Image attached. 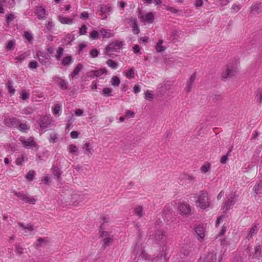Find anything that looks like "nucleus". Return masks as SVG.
<instances>
[{
    "label": "nucleus",
    "instance_id": "obj_27",
    "mask_svg": "<svg viewBox=\"0 0 262 262\" xmlns=\"http://www.w3.org/2000/svg\"><path fill=\"white\" fill-rule=\"evenodd\" d=\"M106 73H107V70L105 68L101 69L98 70L92 71L89 73L90 76H96V77L101 76L103 74H106Z\"/></svg>",
    "mask_w": 262,
    "mask_h": 262
},
{
    "label": "nucleus",
    "instance_id": "obj_26",
    "mask_svg": "<svg viewBox=\"0 0 262 262\" xmlns=\"http://www.w3.org/2000/svg\"><path fill=\"white\" fill-rule=\"evenodd\" d=\"M83 148L85 149L84 153L86 154L88 156L90 157V155H92L93 154L92 151L93 150V148L90 142H86L84 144V147H83Z\"/></svg>",
    "mask_w": 262,
    "mask_h": 262
},
{
    "label": "nucleus",
    "instance_id": "obj_20",
    "mask_svg": "<svg viewBox=\"0 0 262 262\" xmlns=\"http://www.w3.org/2000/svg\"><path fill=\"white\" fill-rule=\"evenodd\" d=\"M53 79L54 81L59 85L61 89H67V83L64 80L58 76L54 77Z\"/></svg>",
    "mask_w": 262,
    "mask_h": 262
},
{
    "label": "nucleus",
    "instance_id": "obj_48",
    "mask_svg": "<svg viewBox=\"0 0 262 262\" xmlns=\"http://www.w3.org/2000/svg\"><path fill=\"white\" fill-rule=\"evenodd\" d=\"M256 99L259 103L262 102V90H258L256 92Z\"/></svg>",
    "mask_w": 262,
    "mask_h": 262
},
{
    "label": "nucleus",
    "instance_id": "obj_59",
    "mask_svg": "<svg viewBox=\"0 0 262 262\" xmlns=\"http://www.w3.org/2000/svg\"><path fill=\"white\" fill-rule=\"evenodd\" d=\"M24 36L25 38L29 41H31L33 39L32 35L28 32H25L24 33Z\"/></svg>",
    "mask_w": 262,
    "mask_h": 262
},
{
    "label": "nucleus",
    "instance_id": "obj_10",
    "mask_svg": "<svg viewBox=\"0 0 262 262\" xmlns=\"http://www.w3.org/2000/svg\"><path fill=\"white\" fill-rule=\"evenodd\" d=\"M19 140L25 148H29L37 146L33 137H30L27 139H25L24 137H20Z\"/></svg>",
    "mask_w": 262,
    "mask_h": 262
},
{
    "label": "nucleus",
    "instance_id": "obj_45",
    "mask_svg": "<svg viewBox=\"0 0 262 262\" xmlns=\"http://www.w3.org/2000/svg\"><path fill=\"white\" fill-rule=\"evenodd\" d=\"M63 53V49L62 47H59L57 51V54L56 55V58L57 60H59L61 57L62 56Z\"/></svg>",
    "mask_w": 262,
    "mask_h": 262
},
{
    "label": "nucleus",
    "instance_id": "obj_11",
    "mask_svg": "<svg viewBox=\"0 0 262 262\" xmlns=\"http://www.w3.org/2000/svg\"><path fill=\"white\" fill-rule=\"evenodd\" d=\"M250 13L253 15H256L262 13V4L260 2L254 3L249 8Z\"/></svg>",
    "mask_w": 262,
    "mask_h": 262
},
{
    "label": "nucleus",
    "instance_id": "obj_3",
    "mask_svg": "<svg viewBox=\"0 0 262 262\" xmlns=\"http://www.w3.org/2000/svg\"><path fill=\"white\" fill-rule=\"evenodd\" d=\"M210 198L208 193L206 191L200 192L195 201L196 207L202 209H206L210 206Z\"/></svg>",
    "mask_w": 262,
    "mask_h": 262
},
{
    "label": "nucleus",
    "instance_id": "obj_32",
    "mask_svg": "<svg viewBox=\"0 0 262 262\" xmlns=\"http://www.w3.org/2000/svg\"><path fill=\"white\" fill-rule=\"evenodd\" d=\"M52 170L53 171V174L54 176L57 177V179L58 181L60 180L61 179V171L59 168L57 166H53L52 167Z\"/></svg>",
    "mask_w": 262,
    "mask_h": 262
},
{
    "label": "nucleus",
    "instance_id": "obj_39",
    "mask_svg": "<svg viewBox=\"0 0 262 262\" xmlns=\"http://www.w3.org/2000/svg\"><path fill=\"white\" fill-rule=\"evenodd\" d=\"M15 46V40H9L8 42V43L6 46V50H9V51L13 50L14 49Z\"/></svg>",
    "mask_w": 262,
    "mask_h": 262
},
{
    "label": "nucleus",
    "instance_id": "obj_64",
    "mask_svg": "<svg viewBox=\"0 0 262 262\" xmlns=\"http://www.w3.org/2000/svg\"><path fill=\"white\" fill-rule=\"evenodd\" d=\"M89 17V14L88 12H83L81 13L80 18L83 19H87Z\"/></svg>",
    "mask_w": 262,
    "mask_h": 262
},
{
    "label": "nucleus",
    "instance_id": "obj_44",
    "mask_svg": "<svg viewBox=\"0 0 262 262\" xmlns=\"http://www.w3.org/2000/svg\"><path fill=\"white\" fill-rule=\"evenodd\" d=\"M61 111V106L59 104H56L53 108V113L54 115H59Z\"/></svg>",
    "mask_w": 262,
    "mask_h": 262
},
{
    "label": "nucleus",
    "instance_id": "obj_31",
    "mask_svg": "<svg viewBox=\"0 0 262 262\" xmlns=\"http://www.w3.org/2000/svg\"><path fill=\"white\" fill-rule=\"evenodd\" d=\"M1 5L7 7L8 8H11L15 5L14 0H0Z\"/></svg>",
    "mask_w": 262,
    "mask_h": 262
},
{
    "label": "nucleus",
    "instance_id": "obj_51",
    "mask_svg": "<svg viewBox=\"0 0 262 262\" xmlns=\"http://www.w3.org/2000/svg\"><path fill=\"white\" fill-rule=\"evenodd\" d=\"M112 92V89L110 88H104L103 90V94L105 97H108L111 96V93Z\"/></svg>",
    "mask_w": 262,
    "mask_h": 262
},
{
    "label": "nucleus",
    "instance_id": "obj_28",
    "mask_svg": "<svg viewBox=\"0 0 262 262\" xmlns=\"http://www.w3.org/2000/svg\"><path fill=\"white\" fill-rule=\"evenodd\" d=\"M100 34L105 38H110L114 36L113 31L111 30H107L105 29H102L100 31Z\"/></svg>",
    "mask_w": 262,
    "mask_h": 262
},
{
    "label": "nucleus",
    "instance_id": "obj_34",
    "mask_svg": "<svg viewBox=\"0 0 262 262\" xmlns=\"http://www.w3.org/2000/svg\"><path fill=\"white\" fill-rule=\"evenodd\" d=\"M211 168V164L209 163H205L200 168V170L202 173H206L209 171Z\"/></svg>",
    "mask_w": 262,
    "mask_h": 262
},
{
    "label": "nucleus",
    "instance_id": "obj_54",
    "mask_svg": "<svg viewBox=\"0 0 262 262\" xmlns=\"http://www.w3.org/2000/svg\"><path fill=\"white\" fill-rule=\"evenodd\" d=\"M90 54L92 57L95 58L98 56L99 54V51L97 49H94L90 51Z\"/></svg>",
    "mask_w": 262,
    "mask_h": 262
},
{
    "label": "nucleus",
    "instance_id": "obj_53",
    "mask_svg": "<svg viewBox=\"0 0 262 262\" xmlns=\"http://www.w3.org/2000/svg\"><path fill=\"white\" fill-rule=\"evenodd\" d=\"M98 32L96 30H94L90 33V37L93 39H96L98 38Z\"/></svg>",
    "mask_w": 262,
    "mask_h": 262
},
{
    "label": "nucleus",
    "instance_id": "obj_9",
    "mask_svg": "<svg viewBox=\"0 0 262 262\" xmlns=\"http://www.w3.org/2000/svg\"><path fill=\"white\" fill-rule=\"evenodd\" d=\"M138 17L142 23H147L148 24L152 23L154 20V15L152 12L143 14L140 12Z\"/></svg>",
    "mask_w": 262,
    "mask_h": 262
},
{
    "label": "nucleus",
    "instance_id": "obj_5",
    "mask_svg": "<svg viewBox=\"0 0 262 262\" xmlns=\"http://www.w3.org/2000/svg\"><path fill=\"white\" fill-rule=\"evenodd\" d=\"M237 195L235 193H233L229 195L227 200L223 204L222 210L224 212H226L230 209L231 207L236 202Z\"/></svg>",
    "mask_w": 262,
    "mask_h": 262
},
{
    "label": "nucleus",
    "instance_id": "obj_13",
    "mask_svg": "<svg viewBox=\"0 0 262 262\" xmlns=\"http://www.w3.org/2000/svg\"><path fill=\"white\" fill-rule=\"evenodd\" d=\"M19 123V120L13 117H7L4 120V124L9 127H17Z\"/></svg>",
    "mask_w": 262,
    "mask_h": 262
},
{
    "label": "nucleus",
    "instance_id": "obj_57",
    "mask_svg": "<svg viewBox=\"0 0 262 262\" xmlns=\"http://www.w3.org/2000/svg\"><path fill=\"white\" fill-rule=\"evenodd\" d=\"M87 27L85 25H83L81 26L79 30V34L80 35H84L86 33Z\"/></svg>",
    "mask_w": 262,
    "mask_h": 262
},
{
    "label": "nucleus",
    "instance_id": "obj_7",
    "mask_svg": "<svg viewBox=\"0 0 262 262\" xmlns=\"http://www.w3.org/2000/svg\"><path fill=\"white\" fill-rule=\"evenodd\" d=\"M14 194L17 197L19 198L25 203H28L31 204H35L36 200L34 197L25 194L22 192L13 191Z\"/></svg>",
    "mask_w": 262,
    "mask_h": 262
},
{
    "label": "nucleus",
    "instance_id": "obj_50",
    "mask_svg": "<svg viewBox=\"0 0 262 262\" xmlns=\"http://www.w3.org/2000/svg\"><path fill=\"white\" fill-rule=\"evenodd\" d=\"M7 88L8 89L9 92L11 94L13 95L15 92V89L13 88L12 83L10 81H9L7 83Z\"/></svg>",
    "mask_w": 262,
    "mask_h": 262
},
{
    "label": "nucleus",
    "instance_id": "obj_55",
    "mask_svg": "<svg viewBox=\"0 0 262 262\" xmlns=\"http://www.w3.org/2000/svg\"><path fill=\"white\" fill-rule=\"evenodd\" d=\"M29 92L23 90L21 92V99L23 100H27L29 98Z\"/></svg>",
    "mask_w": 262,
    "mask_h": 262
},
{
    "label": "nucleus",
    "instance_id": "obj_23",
    "mask_svg": "<svg viewBox=\"0 0 262 262\" xmlns=\"http://www.w3.org/2000/svg\"><path fill=\"white\" fill-rule=\"evenodd\" d=\"M202 258L203 259L204 261L205 262H215L216 260V256L213 253L209 252L204 257H201L200 260Z\"/></svg>",
    "mask_w": 262,
    "mask_h": 262
},
{
    "label": "nucleus",
    "instance_id": "obj_1",
    "mask_svg": "<svg viewBox=\"0 0 262 262\" xmlns=\"http://www.w3.org/2000/svg\"><path fill=\"white\" fill-rule=\"evenodd\" d=\"M237 61L231 60L226 65L223 70L221 78L226 81L235 76L238 73Z\"/></svg>",
    "mask_w": 262,
    "mask_h": 262
},
{
    "label": "nucleus",
    "instance_id": "obj_35",
    "mask_svg": "<svg viewBox=\"0 0 262 262\" xmlns=\"http://www.w3.org/2000/svg\"><path fill=\"white\" fill-rule=\"evenodd\" d=\"M143 207L141 206H138L134 209V212L136 215L138 216L139 217H141L143 216Z\"/></svg>",
    "mask_w": 262,
    "mask_h": 262
},
{
    "label": "nucleus",
    "instance_id": "obj_14",
    "mask_svg": "<svg viewBox=\"0 0 262 262\" xmlns=\"http://www.w3.org/2000/svg\"><path fill=\"white\" fill-rule=\"evenodd\" d=\"M112 10V7L111 6L100 5L99 11L102 16V19L103 20L106 19L110 15L109 12H111Z\"/></svg>",
    "mask_w": 262,
    "mask_h": 262
},
{
    "label": "nucleus",
    "instance_id": "obj_41",
    "mask_svg": "<svg viewBox=\"0 0 262 262\" xmlns=\"http://www.w3.org/2000/svg\"><path fill=\"white\" fill-rule=\"evenodd\" d=\"M17 127H18L19 130H20L21 132H26V130H29L30 128L29 126L27 124L20 123V122L18 125Z\"/></svg>",
    "mask_w": 262,
    "mask_h": 262
},
{
    "label": "nucleus",
    "instance_id": "obj_38",
    "mask_svg": "<svg viewBox=\"0 0 262 262\" xmlns=\"http://www.w3.org/2000/svg\"><path fill=\"white\" fill-rule=\"evenodd\" d=\"M163 40L161 39L159 40L156 46V50L158 52H162L165 50V48L162 46Z\"/></svg>",
    "mask_w": 262,
    "mask_h": 262
},
{
    "label": "nucleus",
    "instance_id": "obj_62",
    "mask_svg": "<svg viewBox=\"0 0 262 262\" xmlns=\"http://www.w3.org/2000/svg\"><path fill=\"white\" fill-rule=\"evenodd\" d=\"M6 18H7V23H9L12 21V20H13V19L14 18V16L13 14L10 13L7 16Z\"/></svg>",
    "mask_w": 262,
    "mask_h": 262
},
{
    "label": "nucleus",
    "instance_id": "obj_30",
    "mask_svg": "<svg viewBox=\"0 0 262 262\" xmlns=\"http://www.w3.org/2000/svg\"><path fill=\"white\" fill-rule=\"evenodd\" d=\"M68 150L70 154L77 156L78 154V148L74 144H71L68 146Z\"/></svg>",
    "mask_w": 262,
    "mask_h": 262
},
{
    "label": "nucleus",
    "instance_id": "obj_17",
    "mask_svg": "<svg viewBox=\"0 0 262 262\" xmlns=\"http://www.w3.org/2000/svg\"><path fill=\"white\" fill-rule=\"evenodd\" d=\"M51 122V119L49 116H45L40 118L39 125L41 128L45 129L47 128Z\"/></svg>",
    "mask_w": 262,
    "mask_h": 262
},
{
    "label": "nucleus",
    "instance_id": "obj_36",
    "mask_svg": "<svg viewBox=\"0 0 262 262\" xmlns=\"http://www.w3.org/2000/svg\"><path fill=\"white\" fill-rule=\"evenodd\" d=\"M106 64L112 69H116L118 67V64L116 61L108 59L106 62Z\"/></svg>",
    "mask_w": 262,
    "mask_h": 262
},
{
    "label": "nucleus",
    "instance_id": "obj_25",
    "mask_svg": "<svg viewBox=\"0 0 262 262\" xmlns=\"http://www.w3.org/2000/svg\"><path fill=\"white\" fill-rule=\"evenodd\" d=\"M205 228L202 226H198L195 228V232L201 239L204 238L205 236Z\"/></svg>",
    "mask_w": 262,
    "mask_h": 262
},
{
    "label": "nucleus",
    "instance_id": "obj_16",
    "mask_svg": "<svg viewBox=\"0 0 262 262\" xmlns=\"http://www.w3.org/2000/svg\"><path fill=\"white\" fill-rule=\"evenodd\" d=\"M35 13L39 19H45L46 18V12L42 6H39L36 7Z\"/></svg>",
    "mask_w": 262,
    "mask_h": 262
},
{
    "label": "nucleus",
    "instance_id": "obj_56",
    "mask_svg": "<svg viewBox=\"0 0 262 262\" xmlns=\"http://www.w3.org/2000/svg\"><path fill=\"white\" fill-rule=\"evenodd\" d=\"M184 178L189 182H193L195 181V177L190 174H186Z\"/></svg>",
    "mask_w": 262,
    "mask_h": 262
},
{
    "label": "nucleus",
    "instance_id": "obj_18",
    "mask_svg": "<svg viewBox=\"0 0 262 262\" xmlns=\"http://www.w3.org/2000/svg\"><path fill=\"white\" fill-rule=\"evenodd\" d=\"M196 78L195 73H193L191 75L189 80L187 81L186 83V86L185 88V90L187 93H189L191 92L193 84L195 81Z\"/></svg>",
    "mask_w": 262,
    "mask_h": 262
},
{
    "label": "nucleus",
    "instance_id": "obj_49",
    "mask_svg": "<svg viewBox=\"0 0 262 262\" xmlns=\"http://www.w3.org/2000/svg\"><path fill=\"white\" fill-rule=\"evenodd\" d=\"M126 76L129 79H132L135 76L134 70L133 68L130 69L126 73Z\"/></svg>",
    "mask_w": 262,
    "mask_h": 262
},
{
    "label": "nucleus",
    "instance_id": "obj_60",
    "mask_svg": "<svg viewBox=\"0 0 262 262\" xmlns=\"http://www.w3.org/2000/svg\"><path fill=\"white\" fill-rule=\"evenodd\" d=\"M24 161V157L21 156V157L18 158L16 160V164L18 165H21L23 164Z\"/></svg>",
    "mask_w": 262,
    "mask_h": 262
},
{
    "label": "nucleus",
    "instance_id": "obj_8",
    "mask_svg": "<svg viewBox=\"0 0 262 262\" xmlns=\"http://www.w3.org/2000/svg\"><path fill=\"white\" fill-rule=\"evenodd\" d=\"M178 210L179 214L183 216H187L191 214V207L186 203H180L178 207Z\"/></svg>",
    "mask_w": 262,
    "mask_h": 262
},
{
    "label": "nucleus",
    "instance_id": "obj_6",
    "mask_svg": "<svg viewBox=\"0 0 262 262\" xmlns=\"http://www.w3.org/2000/svg\"><path fill=\"white\" fill-rule=\"evenodd\" d=\"M100 236L102 238V247L104 249L110 246L113 242L114 236L107 231H101Z\"/></svg>",
    "mask_w": 262,
    "mask_h": 262
},
{
    "label": "nucleus",
    "instance_id": "obj_46",
    "mask_svg": "<svg viewBox=\"0 0 262 262\" xmlns=\"http://www.w3.org/2000/svg\"><path fill=\"white\" fill-rule=\"evenodd\" d=\"M50 142L55 143L57 141V134L55 133H52L49 138Z\"/></svg>",
    "mask_w": 262,
    "mask_h": 262
},
{
    "label": "nucleus",
    "instance_id": "obj_61",
    "mask_svg": "<svg viewBox=\"0 0 262 262\" xmlns=\"http://www.w3.org/2000/svg\"><path fill=\"white\" fill-rule=\"evenodd\" d=\"M125 114L126 116L128 118H134L135 117V113L130 110H127Z\"/></svg>",
    "mask_w": 262,
    "mask_h": 262
},
{
    "label": "nucleus",
    "instance_id": "obj_43",
    "mask_svg": "<svg viewBox=\"0 0 262 262\" xmlns=\"http://www.w3.org/2000/svg\"><path fill=\"white\" fill-rule=\"evenodd\" d=\"M34 112V110L31 107H27L22 110V113L25 115H31Z\"/></svg>",
    "mask_w": 262,
    "mask_h": 262
},
{
    "label": "nucleus",
    "instance_id": "obj_58",
    "mask_svg": "<svg viewBox=\"0 0 262 262\" xmlns=\"http://www.w3.org/2000/svg\"><path fill=\"white\" fill-rule=\"evenodd\" d=\"M24 249L22 247L19 245H17L16 247L15 252L16 254L20 255L23 253Z\"/></svg>",
    "mask_w": 262,
    "mask_h": 262
},
{
    "label": "nucleus",
    "instance_id": "obj_42",
    "mask_svg": "<svg viewBox=\"0 0 262 262\" xmlns=\"http://www.w3.org/2000/svg\"><path fill=\"white\" fill-rule=\"evenodd\" d=\"M112 85L114 86H118L120 83L119 78L117 76H114L111 79Z\"/></svg>",
    "mask_w": 262,
    "mask_h": 262
},
{
    "label": "nucleus",
    "instance_id": "obj_19",
    "mask_svg": "<svg viewBox=\"0 0 262 262\" xmlns=\"http://www.w3.org/2000/svg\"><path fill=\"white\" fill-rule=\"evenodd\" d=\"M155 238L157 241H162L165 239V232L162 229H157L155 233Z\"/></svg>",
    "mask_w": 262,
    "mask_h": 262
},
{
    "label": "nucleus",
    "instance_id": "obj_12",
    "mask_svg": "<svg viewBox=\"0 0 262 262\" xmlns=\"http://www.w3.org/2000/svg\"><path fill=\"white\" fill-rule=\"evenodd\" d=\"M18 225L24 231L25 235L29 236L33 234L32 232L34 230V227L33 225L31 224L25 225L22 223H18Z\"/></svg>",
    "mask_w": 262,
    "mask_h": 262
},
{
    "label": "nucleus",
    "instance_id": "obj_47",
    "mask_svg": "<svg viewBox=\"0 0 262 262\" xmlns=\"http://www.w3.org/2000/svg\"><path fill=\"white\" fill-rule=\"evenodd\" d=\"M34 173L35 172L33 170L29 171L26 176V178L29 181H32L34 176Z\"/></svg>",
    "mask_w": 262,
    "mask_h": 262
},
{
    "label": "nucleus",
    "instance_id": "obj_52",
    "mask_svg": "<svg viewBox=\"0 0 262 262\" xmlns=\"http://www.w3.org/2000/svg\"><path fill=\"white\" fill-rule=\"evenodd\" d=\"M145 98L148 100H151L153 99V95L150 91H147L145 93Z\"/></svg>",
    "mask_w": 262,
    "mask_h": 262
},
{
    "label": "nucleus",
    "instance_id": "obj_21",
    "mask_svg": "<svg viewBox=\"0 0 262 262\" xmlns=\"http://www.w3.org/2000/svg\"><path fill=\"white\" fill-rule=\"evenodd\" d=\"M259 228V224H253L251 227L250 230L247 233V238H252L254 235H255L258 230Z\"/></svg>",
    "mask_w": 262,
    "mask_h": 262
},
{
    "label": "nucleus",
    "instance_id": "obj_15",
    "mask_svg": "<svg viewBox=\"0 0 262 262\" xmlns=\"http://www.w3.org/2000/svg\"><path fill=\"white\" fill-rule=\"evenodd\" d=\"M37 55L39 61L41 64L46 65L50 63V56L48 54L41 51H38Z\"/></svg>",
    "mask_w": 262,
    "mask_h": 262
},
{
    "label": "nucleus",
    "instance_id": "obj_63",
    "mask_svg": "<svg viewBox=\"0 0 262 262\" xmlns=\"http://www.w3.org/2000/svg\"><path fill=\"white\" fill-rule=\"evenodd\" d=\"M37 67V62L35 61H31L29 63V68L31 69H36Z\"/></svg>",
    "mask_w": 262,
    "mask_h": 262
},
{
    "label": "nucleus",
    "instance_id": "obj_2",
    "mask_svg": "<svg viewBox=\"0 0 262 262\" xmlns=\"http://www.w3.org/2000/svg\"><path fill=\"white\" fill-rule=\"evenodd\" d=\"M63 199L66 205L76 206L84 200V196L77 191L70 190L64 194Z\"/></svg>",
    "mask_w": 262,
    "mask_h": 262
},
{
    "label": "nucleus",
    "instance_id": "obj_24",
    "mask_svg": "<svg viewBox=\"0 0 262 262\" xmlns=\"http://www.w3.org/2000/svg\"><path fill=\"white\" fill-rule=\"evenodd\" d=\"M261 247L259 245L255 246L254 248V252L252 254H250L249 256L252 255L253 258H259L261 256Z\"/></svg>",
    "mask_w": 262,
    "mask_h": 262
},
{
    "label": "nucleus",
    "instance_id": "obj_40",
    "mask_svg": "<svg viewBox=\"0 0 262 262\" xmlns=\"http://www.w3.org/2000/svg\"><path fill=\"white\" fill-rule=\"evenodd\" d=\"M262 188V181H259L254 187V191L256 194H259L260 190Z\"/></svg>",
    "mask_w": 262,
    "mask_h": 262
},
{
    "label": "nucleus",
    "instance_id": "obj_37",
    "mask_svg": "<svg viewBox=\"0 0 262 262\" xmlns=\"http://www.w3.org/2000/svg\"><path fill=\"white\" fill-rule=\"evenodd\" d=\"M72 62V56L68 55L63 58L61 64L63 66H68Z\"/></svg>",
    "mask_w": 262,
    "mask_h": 262
},
{
    "label": "nucleus",
    "instance_id": "obj_4",
    "mask_svg": "<svg viewBox=\"0 0 262 262\" xmlns=\"http://www.w3.org/2000/svg\"><path fill=\"white\" fill-rule=\"evenodd\" d=\"M123 44V41H114L112 42L106 47L105 54L109 57H114L113 52H118Z\"/></svg>",
    "mask_w": 262,
    "mask_h": 262
},
{
    "label": "nucleus",
    "instance_id": "obj_29",
    "mask_svg": "<svg viewBox=\"0 0 262 262\" xmlns=\"http://www.w3.org/2000/svg\"><path fill=\"white\" fill-rule=\"evenodd\" d=\"M83 66L81 63H78L70 74V76L72 78L76 77L78 75L79 72L83 69Z\"/></svg>",
    "mask_w": 262,
    "mask_h": 262
},
{
    "label": "nucleus",
    "instance_id": "obj_33",
    "mask_svg": "<svg viewBox=\"0 0 262 262\" xmlns=\"http://www.w3.org/2000/svg\"><path fill=\"white\" fill-rule=\"evenodd\" d=\"M59 21L62 24H71L73 22V19L71 18L65 17L63 16H58Z\"/></svg>",
    "mask_w": 262,
    "mask_h": 262
},
{
    "label": "nucleus",
    "instance_id": "obj_22",
    "mask_svg": "<svg viewBox=\"0 0 262 262\" xmlns=\"http://www.w3.org/2000/svg\"><path fill=\"white\" fill-rule=\"evenodd\" d=\"M129 23H132L134 34H138L140 32V30L137 19L136 18H131L129 19Z\"/></svg>",
    "mask_w": 262,
    "mask_h": 262
}]
</instances>
